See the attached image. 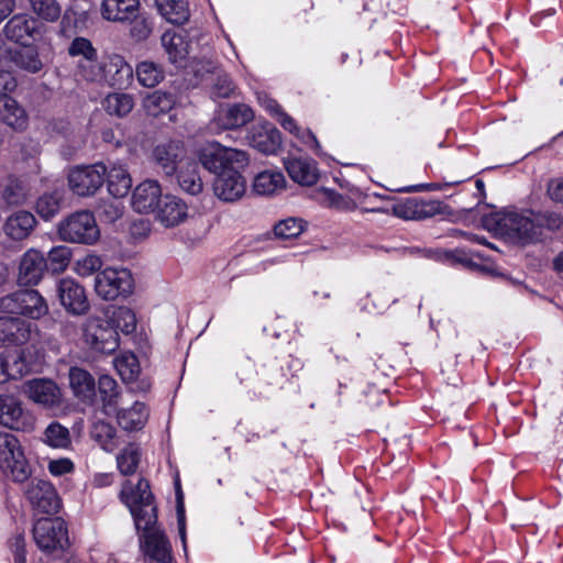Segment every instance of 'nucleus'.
<instances>
[{"label": "nucleus", "mask_w": 563, "mask_h": 563, "mask_svg": "<svg viewBox=\"0 0 563 563\" xmlns=\"http://www.w3.org/2000/svg\"><path fill=\"white\" fill-rule=\"evenodd\" d=\"M198 157L206 169L217 175L213 192L220 200L235 202L244 196L246 181L241 170L249 164L244 151L211 142L199 150Z\"/></svg>", "instance_id": "obj_1"}, {"label": "nucleus", "mask_w": 563, "mask_h": 563, "mask_svg": "<svg viewBox=\"0 0 563 563\" xmlns=\"http://www.w3.org/2000/svg\"><path fill=\"white\" fill-rule=\"evenodd\" d=\"M538 221L530 209H505L486 216L483 225L510 243L527 245L538 241Z\"/></svg>", "instance_id": "obj_2"}, {"label": "nucleus", "mask_w": 563, "mask_h": 563, "mask_svg": "<svg viewBox=\"0 0 563 563\" xmlns=\"http://www.w3.org/2000/svg\"><path fill=\"white\" fill-rule=\"evenodd\" d=\"M120 499L130 509L139 531L141 528H148L150 525L156 523L154 496L147 481L140 478L135 486L130 481H125L120 492Z\"/></svg>", "instance_id": "obj_3"}, {"label": "nucleus", "mask_w": 563, "mask_h": 563, "mask_svg": "<svg viewBox=\"0 0 563 563\" xmlns=\"http://www.w3.org/2000/svg\"><path fill=\"white\" fill-rule=\"evenodd\" d=\"M46 299L35 289H20L0 297V312L40 320L48 313Z\"/></svg>", "instance_id": "obj_4"}, {"label": "nucleus", "mask_w": 563, "mask_h": 563, "mask_svg": "<svg viewBox=\"0 0 563 563\" xmlns=\"http://www.w3.org/2000/svg\"><path fill=\"white\" fill-rule=\"evenodd\" d=\"M59 239L68 243L95 244L100 231L95 216L90 211H76L63 219L57 227Z\"/></svg>", "instance_id": "obj_5"}, {"label": "nucleus", "mask_w": 563, "mask_h": 563, "mask_svg": "<svg viewBox=\"0 0 563 563\" xmlns=\"http://www.w3.org/2000/svg\"><path fill=\"white\" fill-rule=\"evenodd\" d=\"M0 470L19 483L31 476V467L21 444L18 438L9 432H0Z\"/></svg>", "instance_id": "obj_6"}, {"label": "nucleus", "mask_w": 563, "mask_h": 563, "mask_svg": "<svg viewBox=\"0 0 563 563\" xmlns=\"http://www.w3.org/2000/svg\"><path fill=\"white\" fill-rule=\"evenodd\" d=\"M33 539L43 552L63 550L68 545V531L63 519L41 518L33 526Z\"/></svg>", "instance_id": "obj_7"}, {"label": "nucleus", "mask_w": 563, "mask_h": 563, "mask_svg": "<svg viewBox=\"0 0 563 563\" xmlns=\"http://www.w3.org/2000/svg\"><path fill=\"white\" fill-rule=\"evenodd\" d=\"M133 278L130 271L125 268H104L95 278V289L99 297L104 300H114L131 294Z\"/></svg>", "instance_id": "obj_8"}, {"label": "nucleus", "mask_w": 563, "mask_h": 563, "mask_svg": "<svg viewBox=\"0 0 563 563\" xmlns=\"http://www.w3.org/2000/svg\"><path fill=\"white\" fill-rule=\"evenodd\" d=\"M106 172L102 163L75 167L68 175V185L77 196H92L103 185Z\"/></svg>", "instance_id": "obj_9"}, {"label": "nucleus", "mask_w": 563, "mask_h": 563, "mask_svg": "<svg viewBox=\"0 0 563 563\" xmlns=\"http://www.w3.org/2000/svg\"><path fill=\"white\" fill-rule=\"evenodd\" d=\"M85 341L97 352L110 354L119 346L118 331L107 320L89 318L84 329Z\"/></svg>", "instance_id": "obj_10"}, {"label": "nucleus", "mask_w": 563, "mask_h": 563, "mask_svg": "<svg viewBox=\"0 0 563 563\" xmlns=\"http://www.w3.org/2000/svg\"><path fill=\"white\" fill-rule=\"evenodd\" d=\"M140 536L141 548L144 554L148 556V563H175L172 555V545L165 536L155 525L148 528H141Z\"/></svg>", "instance_id": "obj_11"}, {"label": "nucleus", "mask_w": 563, "mask_h": 563, "mask_svg": "<svg viewBox=\"0 0 563 563\" xmlns=\"http://www.w3.org/2000/svg\"><path fill=\"white\" fill-rule=\"evenodd\" d=\"M5 36L23 46L38 40L43 35L41 22L26 13L13 15L4 25Z\"/></svg>", "instance_id": "obj_12"}, {"label": "nucleus", "mask_w": 563, "mask_h": 563, "mask_svg": "<svg viewBox=\"0 0 563 563\" xmlns=\"http://www.w3.org/2000/svg\"><path fill=\"white\" fill-rule=\"evenodd\" d=\"M37 327L19 317H0V346H22L36 333Z\"/></svg>", "instance_id": "obj_13"}, {"label": "nucleus", "mask_w": 563, "mask_h": 563, "mask_svg": "<svg viewBox=\"0 0 563 563\" xmlns=\"http://www.w3.org/2000/svg\"><path fill=\"white\" fill-rule=\"evenodd\" d=\"M0 424L20 431L34 428L33 417L22 408L19 399L10 395H0Z\"/></svg>", "instance_id": "obj_14"}, {"label": "nucleus", "mask_w": 563, "mask_h": 563, "mask_svg": "<svg viewBox=\"0 0 563 563\" xmlns=\"http://www.w3.org/2000/svg\"><path fill=\"white\" fill-rule=\"evenodd\" d=\"M60 305L71 314H85L89 310V301L85 288L73 278H62L56 286Z\"/></svg>", "instance_id": "obj_15"}, {"label": "nucleus", "mask_w": 563, "mask_h": 563, "mask_svg": "<svg viewBox=\"0 0 563 563\" xmlns=\"http://www.w3.org/2000/svg\"><path fill=\"white\" fill-rule=\"evenodd\" d=\"M44 254L35 249L27 250L20 258L18 283L23 286L37 285L47 271Z\"/></svg>", "instance_id": "obj_16"}, {"label": "nucleus", "mask_w": 563, "mask_h": 563, "mask_svg": "<svg viewBox=\"0 0 563 563\" xmlns=\"http://www.w3.org/2000/svg\"><path fill=\"white\" fill-rule=\"evenodd\" d=\"M23 393L33 402L45 408H53L60 405L62 393L59 387L51 379L34 378L23 384Z\"/></svg>", "instance_id": "obj_17"}, {"label": "nucleus", "mask_w": 563, "mask_h": 563, "mask_svg": "<svg viewBox=\"0 0 563 563\" xmlns=\"http://www.w3.org/2000/svg\"><path fill=\"white\" fill-rule=\"evenodd\" d=\"M32 506L42 514H56L60 507L53 485L43 479H33L26 489Z\"/></svg>", "instance_id": "obj_18"}, {"label": "nucleus", "mask_w": 563, "mask_h": 563, "mask_svg": "<svg viewBox=\"0 0 563 563\" xmlns=\"http://www.w3.org/2000/svg\"><path fill=\"white\" fill-rule=\"evenodd\" d=\"M253 118V110L244 103L228 106L217 112L211 129L214 131L239 129L251 122Z\"/></svg>", "instance_id": "obj_19"}, {"label": "nucleus", "mask_w": 563, "mask_h": 563, "mask_svg": "<svg viewBox=\"0 0 563 563\" xmlns=\"http://www.w3.org/2000/svg\"><path fill=\"white\" fill-rule=\"evenodd\" d=\"M441 212L439 201H426L419 198H407L393 207V213L405 220H422Z\"/></svg>", "instance_id": "obj_20"}, {"label": "nucleus", "mask_w": 563, "mask_h": 563, "mask_svg": "<svg viewBox=\"0 0 563 563\" xmlns=\"http://www.w3.org/2000/svg\"><path fill=\"white\" fill-rule=\"evenodd\" d=\"M32 12L37 20L54 23L62 18L60 33L69 36L70 13L65 11L62 16L63 8L58 0H29Z\"/></svg>", "instance_id": "obj_21"}, {"label": "nucleus", "mask_w": 563, "mask_h": 563, "mask_svg": "<svg viewBox=\"0 0 563 563\" xmlns=\"http://www.w3.org/2000/svg\"><path fill=\"white\" fill-rule=\"evenodd\" d=\"M163 198L161 186L155 180H145L135 187L131 203L139 213L156 211L159 200Z\"/></svg>", "instance_id": "obj_22"}, {"label": "nucleus", "mask_w": 563, "mask_h": 563, "mask_svg": "<svg viewBox=\"0 0 563 563\" xmlns=\"http://www.w3.org/2000/svg\"><path fill=\"white\" fill-rule=\"evenodd\" d=\"M183 144L178 141L161 143L153 150V161L164 175L173 176L183 156Z\"/></svg>", "instance_id": "obj_23"}, {"label": "nucleus", "mask_w": 563, "mask_h": 563, "mask_svg": "<svg viewBox=\"0 0 563 563\" xmlns=\"http://www.w3.org/2000/svg\"><path fill=\"white\" fill-rule=\"evenodd\" d=\"M103 73V82L118 88L128 87L133 79L132 66L118 54L106 56V67Z\"/></svg>", "instance_id": "obj_24"}, {"label": "nucleus", "mask_w": 563, "mask_h": 563, "mask_svg": "<svg viewBox=\"0 0 563 563\" xmlns=\"http://www.w3.org/2000/svg\"><path fill=\"white\" fill-rule=\"evenodd\" d=\"M187 205L178 197L166 195L161 198L156 219L166 228L178 225L187 218Z\"/></svg>", "instance_id": "obj_25"}, {"label": "nucleus", "mask_w": 563, "mask_h": 563, "mask_svg": "<svg viewBox=\"0 0 563 563\" xmlns=\"http://www.w3.org/2000/svg\"><path fill=\"white\" fill-rule=\"evenodd\" d=\"M289 177L302 186H312L319 178L317 163L307 157H288L284 159Z\"/></svg>", "instance_id": "obj_26"}, {"label": "nucleus", "mask_w": 563, "mask_h": 563, "mask_svg": "<svg viewBox=\"0 0 563 563\" xmlns=\"http://www.w3.org/2000/svg\"><path fill=\"white\" fill-rule=\"evenodd\" d=\"M0 122L14 131L22 132L27 128L29 117L14 98L0 95Z\"/></svg>", "instance_id": "obj_27"}, {"label": "nucleus", "mask_w": 563, "mask_h": 563, "mask_svg": "<svg viewBox=\"0 0 563 563\" xmlns=\"http://www.w3.org/2000/svg\"><path fill=\"white\" fill-rule=\"evenodd\" d=\"M139 8V0H102L100 12L104 20L125 22L136 16Z\"/></svg>", "instance_id": "obj_28"}, {"label": "nucleus", "mask_w": 563, "mask_h": 563, "mask_svg": "<svg viewBox=\"0 0 563 563\" xmlns=\"http://www.w3.org/2000/svg\"><path fill=\"white\" fill-rule=\"evenodd\" d=\"M36 225L35 217L25 210L9 216L3 224L4 233L14 241L27 238Z\"/></svg>", "instance_id": "obj_29"}, {"label": "nucleus", "mask_w": 563, "mask_h": 563, "mask_svg": "<svg viewBox=\"0 0 563 563\" xmlns=\"http://www.w3.org/2000/svg\"><path fill=\"white\" fill-rule=\"evenodd\" d=\"M162 45L165 48L168 59L173 64L181 66L183 62L189 56L191 46L186 40V35L181 32L166 31L162 35Z\"/></svg>", "instance_id": "obj_30"}, {"label": "nucleus", "mask_w": 563, "mask_h": 563, "mask_svg": "<svg viewBox=\"0 0 563 563\" xmlns=\"http://www.w3.org/2000/svg\"><path fill=\"white\" fill-rule=\"evenodd\" d=\"M106 181L108 191L114 198H123L128 195L132 186V179L126 168L122 164L113 163L107 166Z\"/></svg>", "instance_id": "obj_31"}, {"label": "nucleus", "mask_w": 563, "mask_h": 563, "mask_svg": "<svg viewBox=\"0 0 563 563\" xmlns=\"http://www.w3.org/2000/svg\"><path fill=\"white\" fill-rule=\"evenodd\" d=\"M7 60H12L16 67L33 74L40 71L43 67L38 53L29 46L16 49L14 53L8 48V55L0 57V67L4 66Z\"/></svg>", "instance_id": "obj_32"}, {"label": "nucleus", "mask_w": 563, "mask_h": 563, "mask_svg": "<svg viewBox=\"0 0 563 563\" xmlns=\"http://www.w3.org/2000/svg\"><path fill=\"white\" fill-rule=\"evenodd\" d=\"M69 386L75 396L84 401L91 400L95 396L96 383L89 372L80 367H70Z\"/></svg>", "instance_id": "obj_33"}, {"label": "nucleus", "mask_w": 563, "mask_h": 563, "mask_svg": "<svg viewBox=\"0 0 563 563\" xmlns=\"http://www.w3.org/2000/svg\"><path fill=\"white\" fill-rule=\"evenodd\" d=\"M280 133L275 128L260 126L250 134V143L264 154L274 153L280 145Z\"/></svg>", "instance_id": "obj_34"}, {"label": "nucleus", "mask_w": 563, "mask_h": 563, "mask_svg": "<svg viewBox=\"0 0 563 563\" xmlns=\"http://www.w3.org/2000/svg\"><path fill=\"white\" fill-rule=\"evenodd\" d=\"M145 405L135 401L131 408L121 409L117 412L118 423L126 431H134L143 428L147 420Z\"/></svg>", "instance_id": "obj_35"}, {"label": "nucleus", "mask_w": 563, "mask_h": 563, "mask_svg": "<svg viewBox=\"0 0 563 563\" xmlns=\"http://www.w3.org/2000/svg\"><path fill=\"white\" fill-rule=\"evenodd\" d=\"M285 183V177L280 172L264 170L255 177L253 190L257 195L271 196L283 190Z\"/></svg>", "instance_id": "obj_36"}, {"label": "nucleus", "mask_w": 563, "mask_h": 563, "mask_svg": "<svg viewBox=\"0 0 563 563\" xmlns=\"http://www.w3.org/2000/svg\"><path fill=\"white\" fill-rule=\"evenodd\" d=\"M106 56L98 54L84 62L76 63V76L87 82L102 84L104 80Z\"/></svg>", "instance_id": "obj_37"}, {"label": "nucleus", "mask_w": 563, "mask_h": 563, "mask_svg": "<svg viewBox=\"0 0 563 563\" xmlns=\"http://www.w3.org/2000/svg\"><path fill=\"white\" fill-rule=\"evenodd\" d=\"M161 14L173 24H183L189 18L187 0H155Z\"/></svg>", "instance_id": "obj_38"}, {"label": "nucleus", "mask_w": 563, "mask_h": 563, "mask_svg": "<svg viewBox=\"0 0 563 563\" xmlns=\"http://www.w3.org/2000/svg\"><path fill=\"white\" fill-rule=\"evenodd\" d=\"M177 180L180 188L192 196L200 194L203 189L197 163H188L183 166L177 175Z\"/></svg>", "instance_id": "obj_39"}, {"label": "nucleus", "mask_w": 563, "mask_h": 563, "mask_svg": "<svg viewBox=\"0 0 563 563\" xmlns=\"http://www.w3.org/2000/svg\"><path fill=\"white\" fill-rule=\"evenodd\" d=\"M175 103V98L172 93L156 90L148 93L143 99V108L148 115L158 117L162 113L169 111Z\"/></svg>", "instance_id": "obj_40"}, {"label": "nucleus", "mask_w": 563, "mask_h": 563, "mask_svg": "<svg viewBox=\"0 0 563 563\" xmlns=\"http://www.w3.org/2000/svg\"><path fill=\"white\" fill-rule=\"evenodd\" d=\"M98 390L102 400L103 410L110 415L115 410L119 399V386L115 379L109 375H102L98 380Z\"/></svg>", "instance_id": "obj_41"}, {"label": "nucleus", "mask_w": 563, "mask_h": 563, "mask_svg": "<svg viewBox=\"0 0 563 563\" xmlns=\"http://www.w3.org/2000/svg\"><path fill=\"white\" fill-rule=\"evenodd\" d=\"M103 107L109 114L124 117L133 109L134 100L131 95L114 92L106 97Z\"/></svg>", "instance_id": "obj_42"}, {"label": "nucleus", "mask_w": 563, "mask_h": 563, "mask_svg": "<svg viewBox=\"0 0 563 563\" xmlns=\"http://www.w3.org/2000/svg\"><path fill=\"white\" fill-rule=\"evenodd\" d=\"M90 435L107 452H112L117 446L114 440L115 429L109 422L102 420L93 422Z\"/></svg>", "instance_id": "obj_43"}, {"label": "nucleus", "mask_w": 563, "mask_h": 563, "mask_svg": "<svg viewBox=\"0 0 563 563\" xmlns=\"http://www.w3.org/2000/svg\"><path fill=\"white\" fill-rule=\"evenodd\" d=\"M136 77L144 87H154L164 78V70L161 65L144 60L136 66Z\"/></svg>", "instance_id": "obj_44"}, {"label": "nucleus", "mask_w": 563, "mask_h": 563, "mask_svg": "<svg viewBox=\"0 0 563 563\" xmlns=\"http://www.w3.org/2000/svg\"><path fill=\"white\" fill-rule=\"evenodd\" d=\"M43 441L55 449H67L71 443L68 429L58 422H52L47 426Z\"/></svg>", "instance_id": "obj_45"}, {"label": "nucleus", "mask_w": 563, "mask_h": 563, "mask_svg": "<svg viewBox=\"0 0 563 563\" xmlns=\"http://www.w3.org/2000/svg\"><path fill=\"white\" fill-rule=\"evenodd\" d=\"M140 449L135 444H129L117 456V465L124 476L135 473L140 463Z\"/></svg>", "instance_id": "obj_46"}, {"label": "nucleus", "mask_w": 563, "mask_h": 563, "mask_svg": "<svg viewBox=\"0 0 563 563\" xmlns=\"http://www.w3.org/2000/svg\"><path fill=\"white\" fill-rule=\"evenodd\" d=\"M63 195L59 191L44 194L36 201V212L44 219L49 220L60 210Z\"/></svg>", "instance_id": "obj_47"}, {"label": "nucleus", "mask_w": 563, "mask_h": 563, "mask_svg": "<svg viewBox=\"0 0 563 563\" xmlns=\"http://www.w3.org/2000/svg\"><path fill=\"white\" fill-rule=\"evenodd\" d=\"M71 258V250L66 245H58L53 247L46 257L47 261V269L53 273H62L69 265Z\"/></svg>", "instance_id": "obj_48"}, {"label": "nucleus", "mask_w": 563, "mask_h": 563, "mask_svg": "<svg viewBox=\"0 0 563 563\" xmlns=\"http://www.w3.org/2000/svg\"><path fill=\"white\" fill-rule=\"evenodd\" d=\"M1 196L8 205L19 206L25 202L26 190L19 179L10 177L3 185Z\"/></svg>", "instance_id": "obj_49"}, {"label": "nucleus", "mask_w": 563, "mask_h": 563, "mask_svg": "<svg viewBox=\"0 0 563 563\" xmlns=\"http://www.w3.org/2000/svg\"><path fill=\"white\" fill-rule=\"evenodd\" d=\"M115 368L123 380H134L140 373L137 357L132 353L122 354L115 358Z\"/></svg>", "instance_id": "obj_50"}, {"label": "nucleus", "mask_w": 563, "mask_h": 563, "mask_svg": "<svg viewBox=\"0 0 563 563\" xmlns=\"http://www.w3.org/2000/svg\"><path fill=\"white\" fill-rule=\"evenodd\" d=\"M67 52L70 57L77 58V63H84L98 54L90 40L81 36L71 41Z\"/></svg>", "instance_id": "obj_51"}, {"label": "nucleus", "mask_w": 563, "mask_h": 563, "mask_svg": "<svg viewBox=\"0 0 563 563\" xmlns=\"http://www.w3.org/2000/svg\"><path fill=\"white\" fill-rule=\"evenodd\" d=\"M303 230V220L298 218H287L275 225L274 233L278 239L288 240L299 236Z\"/></svg>", "instance_id": "obj_52"}, {"label": "nucleus", "mask_w": 563, "mask_h": 563, "mask_svg": "<svg viewBox=\"0 0 563 563\" xmlns=\"http://www.w3.org/2000/svg\"><path fill=\"white\" fill-rule=\"evenodd\" d=\"M112 327L119 329L125 334L132 333L136 328V318L134 312L128 307H119L112 314Z\"/></svg>", "instance_id": "obj_53"}, {"label": "nucleus", "mask_w": 563, "mask_h": 563, "mask_svg": "<svg viewBox=\"0 0 563 563\" xmlns=\"http://www.w3.org/2000/svg\"><path fill=\"white\" fill-rule=\"evenodd\" d=\"M4 357L9 379H18L29 373L24 352L7 353Z\"/></svg>", "instance_id": "obj_54"}, {"label": "nucleus", "mask_w": 563, "mask_h": 563, "mask_svg": "<svg viewBox=\"0 0 563 563\" xmlns=\"http://www.w3.org/2000/svg\"><path fill=\"white\" fill-rule=\"evenodd\" d=\"M97 212L101 220L113 223L124 213V205L119 200H104L97 207Z\"/></svg>", "instance_id": "obj_55"}, {"label": "nucleus", "mask_w": 563, "mask_h": 563, "mask_svg": "<svg viewBox=\"0 0 563 563\" xmlns=\"http://www.w3.org/2000/svg\"><path fill=\"white\" fill-rule=\"evenodd\" d=\"M235 91V85L223 71H218L212 84L211 95L214 98H230Z\"/></svg>", "instance_id": "obj_56"}, {"label": "nucleus", "mask_w": 563, "mask_h": 563, "mask_svg": "<svg viewBox=\"0 0 563 563\" xmlns=\"http://www.w3.org/2000/svg\"><path fill=\"white\" fill-rule=\"evenodd\" d=\"M190 71L200 80L207 79L208 76H216L218 71L217 64L207 57L197 58L195 57L189 65Z\"/></svg>", "instance_id": "obj_57"}, {"label": "nucleus", "mask_w": 563, "mask_h": 563, "mask_svg": "<svg viewBox=\"0 0 563 563\" xmlns=\"http://www.w3.org/2000/svg\"><path fill=\"white\" fill-rule=\"evenodd\" d=\"M102 266V260L96 254H87L82 258L76 261L75 272L82 277L90 276L98 272Z\"/></svg>", "instance_id": "obj_58"}, {"label": "nucleus", "mask_w": 563, "mask_h": 563, "mask_svg": "<svg viewBox=\"0 0 563 563\" xmlns=\"http://www.w3.org/2000/svg\"><path fill=\"white\" fill-rule=\"evenodd\" d=\"M533 218H539L538 241L540 240L544 229L556 230L563 223L562 218L556 213H540L533 211Z\"/></svg>", "instance_id": "obj_59"}, {"label": "nucleus", "mask_w": 563, "mask_h": 563, "mask_svg": "<svg viewBox=\"0 0 563 563\" xmlns=\"http://www.w3.org/2000/svg\"><path fill=\"white\" fill-rule=\"evenodd\" d=\"M74 470V463L69 459H57L48 462V471L55 475L60 476L70 473Z\"/></svg>", "instance_id": "obj_60"}, {"label": "nucleus", "mask_w": 563, "mask_h": 563, "mask_svg": "<svg viewBox=\"0 0 563 563\" xmlns=\"http://www.w3.org/2000/svg\"><path fill=\"white\" fill-rule=\"evenodd\" d=\"M16 88V80L9 70L0 69V95L9 96Z\"/></svg>", "instance_id": "obj_61"}, {"label": "nucleus", "mask_w": 563, "mask_h": 563, "mask_svg": "<svg viewBox=\"0 0 563 563\" xmlns=\"http://www.w3.org/2000/svg\"><path fill=\"white\" fill-rule=\"evenodd\" d=\"M151 32L152 27L144 19L134 21L131 27V34L137 41H143L147 38Z\"/></svg>", "instance_id": "obj_62"}, {"label": "nucleus", "mask_w": 563, "mask_h": 563, "mask_svg": "<svg viewBox=\"0 0 563 563\" xmlns=\"http://www.w3.org/2000/svg\"><path fill=\"white\" fill-rule=\"evenodd\" d=\"M258 103L271 114L278 117L283 112L278 102L266 93L257 95Z\"/></svg>", "instance_id": "obj_63"}, {"label": "nucleus", "mask_w": 563, "mask_h": 563, "mask_svg": "<svg viewBox=\"0 0 563 563\" xmlns=\"http://www.w3.org/2000/svg\"><path fill=\"white\" fill-rule=\"evenodd\" d=\"M548 195L552 200L563 203V178H555L549 183Z\"/></svg>", "instance_id": "obj_64"}]
</instances>
